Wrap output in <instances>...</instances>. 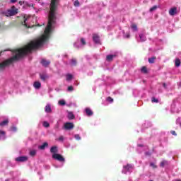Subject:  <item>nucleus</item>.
<instances>
[{"instance_id":"21","label":"nucleus","mask_w":181,"mask_h":181,"mask_svg":"<svg viewBox=\"0 0 181 181\" xmlns=\"http://www.w3.org/2000/svg\"><path fill=\"white\" fill-rule=\"evenodd\" d=\"M71 66H76L77 64V60L72 59L70 62Z\"/></svg>"},{"instance_id":"18","label":"nucleus","mask_w":181,"mask_h":181,"mask_svg":"<svg viewBox=\"0 0 181 181\" xmlns=\"http://www.w3.org/2000/svg\"><path fill=\"white\" fill-rule=\"evenodd\" d=\"M68 118L69 119H74V115L73 114V112H69L68 113Z\"/></svg>"},{"instance_id":"38","label":"nucleus","mask_w":181,"mask_h":181,"mask_svg":"<svg viewBox=\"0 0 181 181\" xmlns=\"http://www.w3.org/2000/svg\"><path fill=\"white\" fill-rule=\"evenodd\" d=\"M81 43L82 44V45H86V40H83V38H81Z\"/></svg>"},{"instance_id":"10","label":"nucleus","mask_w":181,"mask_h":181,"mask_svg":"<svg viewBox=\"0 0 181 181\" xmlns=\"http://www.w3.org/2000/svg\"><path fill=\"white\" fill-rule=\"evenodd\" d=\"M33 86H34L35 88H36L37 90H39V88H40V87H42V84L39 81L35 82Z\"/></svg>"},{"instance_id":"14","label":"nucleus","mask_w":181,"mask_h":181,"mask_svg":"<svg viewBox=\"0 0 181 181\" xmlns=\"http://www.w3.org/2000/svg\"><path fill=\"white\" fill-rule=\"evenodd\" d=\"M114 57H115V55H107V57H106V60L107 62H112V59H114Z\"/></svg>"},{"instance_id":"27","label":"nucleus","mask_w":181,"mask_h":181,"mask_svg":"<svg viewBox=\"0 0 181 181\" xmlns=\"http://www.w3.org/2000/svg\"><path fill=\"white\" fill-rule=\"evenodd\" d=\"M43 127H45V128H49L50 127V124L47 122H44Z\"/></svg>"},{"instance_id":"7","label":"nucleus","mask_w":181,"mask_h":181,"mask_svg":"<svg viewBox=\"0 0 181 181\" xmlns=\"http://www.w3.org/2000/svg\"><path fill=\"white\" fill-rule=\"evenodd\" d=\"M16 160L17 162H26L28 160L27 156H21L16 158Z\"/></svg>"},{"instance_id":"33","label":"nucleus","mask_w":181,"mask_h":181,"mask_svg":"<svg viewBox=\"0 0 181 181\" xmlns=\"http://www.w3.org/2000/svg\"><path fill=\"white\" fill-rule=\"evenodd\" d=\"M74 138H76L77 141H80V139H81V137L80 136L79 134H75Z\"/></svg>"},{"instance_id":"15","label":"nucleus","mask_w":181,"mask_h":181,"mask_svg":"<svg viewBox=\"0 0 181 181\" xmlns=\"http://www.w3.org/2000/svg\"><path fill=\"white\" fill-rule=\"evenodd\" d=\"M9 123V120L6 119L0 123V127H5V125H7Z\"/></svg>"},{"instance_id":"35","label":"nucleus","mask_w":181,"mask_h":181,"mask_svg":"<svg viewBox=\"0 0 181 181\" xmlns=\"http://www.w3.org/2000/svg\"><path fill=\"white\" fill-rule=\"evenodd\" d=\"M151 101H152V103H158V99H156L155 98H152Z\"/></svg>"},{"instance_id":"5","label":"nucleus","mask_w":181,"mask_h":181,"mask_svg":"<svg viewBox=\"0 0 181 181\" xmlns=\"http://www.w3.org/2000/svg\"><path fill=\"white\" fill-rule=\"evenodd\" d=\"M133 169L132 165H127V166L124 167V170H122L123 173H127V172H131Z\"/></svg>"},{"instance_id":"13","label":"nucleus","mask_w":181,"mask_h":181,"mask_svg":"<svg viewBox=\"0 0 181 181\" xmlns=\"http://www.w3.org/2000/svg\"><path fill=\"white\" fill-rule=\"evenodd\" d=\"M45 112H48V113L52 112V107H51L50 105L47 104L45 106Z\"/></svg>"},{"instance_id":"3","label":"nucleus","mask_w":181,"mask_h":181,"mask_svg":"<svg viewBox=\"0 0 181 181\" xmlns=\"http://www.w3.org/2000/svg\"><path fill=\"white\" fill-rule=\"evenodd\" d=\"M64 129L70 130L74 128V124L72 122H66L64 124Z\"/></svg>"},{"instance_id":"8","label":"nucleus","mask_w":181,"mask_h":181,"mask_svg":"<svg viewBox=\"0 0 181 181\" xmlns=\"http://www.w3.org/2000/svg\"><path fill=\"white\" fill-rule=\"evenodd\" d=\"M41 64H42V66H44L45 67H47V66H49V64H50V61H47V60H46V59H42Z\"/></svg>"},{"instance_id":"6","label":"nucleus","mask_w":181,"mask_h":181,"mask_svg":"<svg viewBox=\"0 0 181 181\" xmlns=\"http://www.w3.org/2000/svg\"><path fill=\"white\" fill-rule=\"evenodd\" d=\"M40 78L42 81H46L49 78V75L46 73L40 74Z\"/></svg>"},{"instance_id":"12","label":"nucleus","mask_w":181,"mask_h":181,"mask_svg":"<svg viewBox=\"0 0 181 181\" xmlns=\"http://www.w3.org/2000/svg\"><path fill=\"white\" fill-rule=\"evenodd\" d=\"M58 150H57V146H52L50 149V153H57Z\"/></svg>"},{"instance_id":"20","label":"nucleus","mask_w":181,"mask_h":181,"mask_svg":"<svg viewBox=\"0 0 181 181\" xmlns=\"http://www.w3.org/2000/svg\"><path fill=\"white\" fill-rule=\"evenodd\" d=\"M139 37L141 42H145V40H146V37H145L144 34H140Z\"/></svg>"},{"instance_id":"48","label":"nucleus","mask_w":181,"mask_h":181,"mask_svg":"<svg viewBox=\"0 0 181 181\" xmlns=\"http://www.w3.org/2000/svg\"><path fill=\"white\" fill-rule=\"evenodd\" d=\"M76 47H78H78H77V46H76Z\"/></svg>"},{"instance_id":"31","label":"nucleus","mask_w":181,"mask_h":181,"mask_svg":"<svg viewBox=\"0 0 181 181\" xmlns=\"http://www.w3.org/2000/svg\"><path fill=\"white\" fill-rule=\"evenodd\" d=\"M158 9V6H153L152 8H150V12H153V11H156Z\"/></svg>"},{"instance_id":"34","label":"nucleus","mask_w":181,"mask_h":181,"mask_svg":"<svg viewBox=\"0 0 181 181\" xmlns=\"http://www.w3.org/2000/svg\"><path fill=\"white\" fill-rule=\"evenodd\" d=\"M58 141H59L60 142H63V141H64V137L63 136H60L58 139Z\"/></svg>"},{"instance_id":"2","label":"nucleus","mask_w":181,"mask_h":181,"mask_svg":"<svg viewBox=\"0 0 181 181\" xmlns=\"http://www.w3.org/2000/svg\"><path fill=\"white\" fill-rule=\"evenodd\" d=\"M52 158L54 159H56L57 160H59V162H64V158H63L62 155H60L59 153H54L52 155Z\"/></svg>"},{"instance_id":"11","label":"nucleus","mask_w":181,"mask_h":181,"mask_svg":"<svg viewBox=\"0 0 181 181\" xmlns=\"http://www.w3.org/2000/svg\"><path fill=\"white\" fill-rule=\"evenodd\" d=\"M85 111L88 117H91V115H93V111L91 110V109L87 107L86 109H85Z\"/></svg>"},{"instance_id":"40","label":"nucleus","mask_w":181,"mask_h":181,"mask_svg":"<svg viewBox=\"0 0 181 181\" xmlns=\"http://www.w3.org/2000/svg\"><path fill=\"white\" fill-rule=\"evenodd\" d=\"M11 131H13V132H16V127H11Z\"/></svg>"},{"instance_id":"42","label":"nucleus","mask_w":181,"mask_h":181,"mask_svg":"<svg viewBox=\"0 0 181 181\" xmlns=\"http://www.w3.org/2000/svg\"><path fill=\"white\" fill-rule=\"evenodd\" d=\"M18 4H19V5H23V4H25V2H24V1H20L18 2Z\"/></svg>"},{"instance_id":"39","label":"nucleus","mask_w":181,"mask_h":181,"mask_svg":"<svg viewBox=\"0 0 181 181\" xmlns=\"http://www.w3.org/2000/svg\"><path fill=\"white\" fill-rule=\"evenodd\" d=\"M73 90H74V88H73V86H69V87H68V91H73Z\"/></svg>"},{"instance_id":"23","label":"nucleus","mask_w":181,"mask_h":181,"mask_svg":"<svg viewBox=\"0 0 181 181\" xmlns=\"http://www.w3.org/2000/svg\"><path fill=\"white\" fill-rule=\"evenodd\" d=\"M155 60H156V57H153L148 59V62L151 64L155 63Z\"/></svg>"},{"instance_id":"44","label":"nucleus","mask_w":181,"mask_h":181,"mask_svg":"<svg viewBox=\"0 0 181 181\" xmlns=\"http://www.w3.org/2000/svg\"><path fill=\"white\" fill-rule=\"evenodd\" d=\"M163 86L165 88H166V83H163Z\"/></svg>"},{"instance_id":"32","label":"nucleus","mask_w":181,"mask_h":181,"mask_svg":"<svg viewBox=\"0 0 181 181\" xmlns=\"http://www.w3.org/2000/svg\"><path fill=\"white\" fill-rule=\"evenodd\" d=\"M74 5V6H80V2L78 1V0L75 1Z\"/></svg>"},{"instance_id":"9","label":"nucleus","mask_w":181,"mask_h":181,"mask_svg":"<svg viewBox=\"0 0 181 181\" xmlns=\"http://www.w3.org/2000/svg\"><path fill=\"white\" fill-rule=\"evenodd\" d=\"M93 41L95 42V43H100V36H98L97 34H94Z\"/></svg>"},{"instance_id":"24","label":"nucleus","mask_w":181,"mask_h":181,"mask_svg":"<svg viewBox=\"0 0 181 181\" xmlns=\"http://www.w3.org/2000/svg\"><path fill=\"white\" fill-rule=\"evenodd\" d=\"M73 79V75L71 74H67L66 75V81H70V80Z\"/></svg>"},{"instance_id":"16","label":"nucleus","mask_w":181,"mask_h":181,"mask_svg":"<svg viewBox=\"0 0 181 181\" xmlns=\"http://www.w3.org/2000/svg\"><path fill=\"white\" fill-rule=\"evenodd\" d=\"M23 26L25 28H30V25L28 23V18L24 19V22L23 23Z\"/></svg>"},{"instance_id":"41","label":"nucleus","mask_w":181,"mask_h":181,"mask_svg":"<svg viewBox=\"0 0 181 181\" xmlns=\"http://www.w3.org/2000/svg\"><path fill=\"white\" fill-rule=\"evenodd\" d=\"M11 4H16V2H18V0H10Z\"/></svg>"},{"instance_id":"17","label":"nucleus","mask_w":181,"mask_h":181,"mask_svg":"<svg viewBox=\"0 0 181 181\" xmlns=\"http://www.w3.org/2000/svg\"><path fill=\"white\" fill-rule=\"evenodd\" d=\"M49 146V144L47 142H45V143H43L42 145L39 146V149L43 150V149H45V148H46V146Z\"/></svg>"},{"instance_id":"29","label":"nucleus","mask_w":181,"mask_h":181,"mask_svg":"<svg viewBox=\"0 0 181 181\" xmlns=\"http://www.w3.org/2000/svg\"><path fill=\"white\" fill-rule=\"evenodd\" d=\"M59 105H66V101L64 100H61L59 101Z\"/></svg>"},{"instance_id":"36","label":"nucleus","mask_w":181,"mask_h":181,"mask_svg":"<svg viewBox=\"0 0 181 181\" xmlns=\"http://www.w3.org/2000/svg\"><path fill=\"white\" fill-rule=\"evenodd\" d=\"M150 166H151V168L153 169H156V165L153 163H150Z\"/></svg>"},{"instance_id":"28","label":"nucleus","mask_w":181,"mask_h":181,"mask_svg":"<svg viewBox=\"0 0 181 181\" xmlns=\"http://www.w3.org/2000/svg\"><path fill=\"white\" fill-rule=\"evenodd\" d=\"M141 72H142V73H144V74L148 73V69H146V66H143V67L141 68Z\"/></svg>"},{"instance_id":"22","label":"nucleus","mask_w":181,"mask_h":181,"mask_svg":"<svg viewBox=\"0 0 181 181\" xmlns=\"http://www.w3.org/2000/svg\"><path fill=\"white\" fill-rule=\"evenodd\" d=\"M165 165H168V161L166 160H163L160 164V166L161 168H165Z\"/></svg>"},{"instance_id":"46","label":"nucleus","mask_w":181,"mask_h":181,"mask_svg":"<svg viewBox=\"0 0 181 181\" xmlns=\"http://www.w3.org/2000/svg\"><path fill=\"white\" fill-rule=\"evenodd\" d=\"M0 54H2V52H0Z\"/></svg>"},{"instance_id":"1","label":"nucleus","mask_w":181,"mask_h":181,"mask_svg":"<svg viewBox=\"0 0 181 181\" xmlns=\"http://www.w3.org/2000/svg\"><path fill=\"white\" fill-rule=\"evenodd\" d=\"M18 13V8L15 7V6H13L11 9L8 10L5 13V16H15Z\"/></svg>"},{"instance_id":"4","label":"nucleus","mask_w":181,"mask_h":181,"mask_svg":"<svg viewBox=\"0 0 181 181\" xmlns=\"http://www.w3.org/2000/svg\"><path fill=\"white\" fill-rule=\"evenodd\" d=\"M177 14V7H173L171 8H170L169 10V15H170V16H175V15Z\"/></svg>"},{"instance_id":"45","label":"nucleus","mask_w":181,"mask_h":181,"mask_svg":"<svg viewBox=\"0 0 181 181\" xmlns=\"http://www.w3.org/2000/svg\"><path fill=\"white\" fill-rule=\"evenodd\" d=\"M126 37H129V34H127V35H126Z\"/></svg>"},{"instance_id":"30","label":"nucleus","mask_w":181,"mask_h":181,"mask_svg":"<svg viewBox=\"0 0 181 181\" xmlns=\"http://www.w3.org/2000/svg\"><path fill=\"white\" fill-rule=\"evenodd\" d=\"M30 156H35V155H36V151L35 150L30 151Z\"/></svg>"},{"instance_id":"43","label":"nucleus","mask_w":181,"mask_h":181,"mask_svg":"<svg viewBox=\"0 0 181 181\" xmlns=\"http://www.w3.org/2000/svg\"><path fill=\"white\" fill-rule=\"evenodd\" d=\"M171 133L173 135H176V132H175V131L171 132Z\"/></svg>"},{"instance_id":"25","label":"nucleus","mask_w":181,"mask_h":181,"mask_svg":"<svg viewBox=\"0 0 181 181\" xmlns=\"http://www.w3.org/2000/svg\"><path fill=\"white\" fill-rule=\"evenodd\" d=\"M132 29H133L134 32H136L138 30V27L135 24L132 25Z\"/></svg>"},{"instance_id":"19","label":"nucleus","mask_w":181,"mask_h":181,"mask_svg":"<svg viewBox=\"0 0 181 181\" xmlns=\"http://www.w3.org/2000/svg\"><path fill=\"white\" fill-rule=\"evenodd\" d=\"M5 132L4 131H0V139H5Z\"/></svg>"},{"instance_id":"37","label":"nucleus","mask_w":181,"mask_h":181,"mask_svg":"<svg viewBox=\"0 0 181 181\" xmlns=\"http://www.w3.org/2000/svg\"><path fill=\"white\" fill-rule=\"evenodd\" d=\"M107 101H109V103H112V101H114V99H112L111 97H108Z\"/></svg>"},{"instance_id":"47","label":"nucleus","mask_w":181,"mask_h":181,"mask_svg":"<svg viewBox=\"0 0 181 181\" xmlns=\"http://www.w3.org/2000/svg\"><path fill=\"white\" fill-rule=\"evenodd\" d=\"M56 128H57V129H58L59 127H56Z\"/></svg>"},{"instance_id":"26","label":"nucleus","mask_w":181,"mask_h":181,"mask_svg":"<svg viewBox=\"0 0 181 181\" xmlns=\"http://www.w3.org/2000/svg\"><path fill=\"white\" fill-rule=\"evenodd\" d=\"M175 66L176 67H179V66H180V59H175Z\"/></svg>"}]
</instances>
